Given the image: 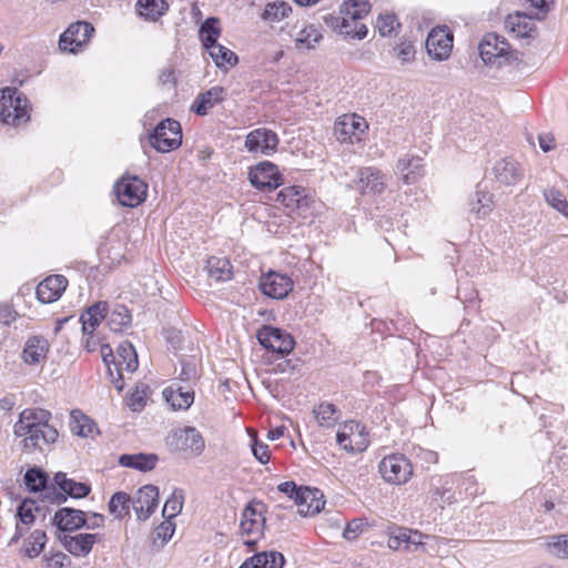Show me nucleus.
Segmentation results:
<instances>
[{"mask_svg": "<svg viewBox=\"0 0 568 568\" xmlns=\"http://www.w3.org/2000/svg\"><path fill=\"white\" fill-rule=\"evenodd\" d=\"M175 530V524L171 521V519H165L155 528L156 538L162 539L163 542H166L173 535Z\"/></svg>", "mask_w": 568, "mask_h": 568, "instance_id": "nucleus-57", "label": "nucleus"}, {"mask_svg": "<svg viewBox=\"0 0 568 568\" xmlns=\"http://www.w3.org/2000/svg\"><path fill=\"white\" fill-rule=\"evenodd\" d=\"M298 514L302 516H314L318 514L325 505L324 495L317 488L302 487L296 501Z\"/></svg>", "mask_w": 568, "mask_h": 568, "instance_id": "nucleus-23", "label": "nucleus"}, {"mask_svg": "<svg viewBox=\"0 0 568 568\" xmlns=\"http://www.w3.org/2000/svg\"><path fill=\"white\" fill-rule=\"evenodd\" d=\"M362 125L365 128L367 126L361 121V119H356L355 115L344 116L336 122L335 134L339 141L353 144L354 142H358L361 140L357 132H364V130L361 128Z\"/></svg>", "mask_w": 568, "mask_h": 568, "instance_id": "nucleus-28", "label": "nucleus"}, {"mask_svg": "<svg viewBox=\"0 0 568 568\" xmlns=\"http://www.w3.org/2000/svg\"><path fill=\"white\" fill-rule=\"evenodd\" d=\"M322 39V33L314 26H308L302 29L295 39L296 47L307 50L314 49L315 44Z\"/></svg>", "mask_w": 568, "mask_h": 568, "instance_id": "nucleus-47", "label": "nucleus"}, {"mask_svg": "<svg viewBox=\"0 0 568 568\" xmlns=\"http://www.w3.org/2000/svg\"><path fill=\"white\" fill-rule=\"evenodd\" d=\"M369 445L366 430L359 432L354 437V448L351 447V454H357L364 452Z\"/></svg>", "mask_w": 568, "mask_h": 568, "instance_id": "nucleus-62", "label": "nucleus"}, {"mask_svg": "<svg viewBox=\"0 0 568 568\" xmlns=\"http://www.w3.org/2000/svg\"><path fill=\"white\" fill-rule=\"evenodd\" d=\"M291 11L292 8L286 2H272L266 4L262 13V18L271 22L281 21L282 19L286 18Z\"/></svg>", "mask_w": 568, "mask_h": 568, "instance_id": "nucleus-48", "label": "nucleus"}, {"mask_svg": "<svg viewBox=\"0 0 568 568\" xmlns=\"http://www.w3.org/2000/svg\"><path fill=\"white\" fill-rule=\"evenodd\" d=\"M132 497L125 491L114 493L109 501V513L119 520L130 517Z\"/></svg>", "mask_w": 568, "mask_h": 568, "instance_id": "nucleus-35", "label": "nucleus"}, {"mask_svg": "<svg viewBox=\"0 0 568 568\" xmlns=\"http://www.w3.org/2000/svg\"><path fill=\"white\" fill-rule=\"evenodd\" d=\"M258 287L264 295L274 300H283L292 292L294 283L286 274L270 271L261 276Z\"/></svg>", "mask_w": 568, "mask_h": 568, "instance_id": "nucleus-13", "label": "nucleus"}, {"mask_svg": "<svg viewBox=\"0 0 568 568\" xmlns=\"http://www.w3.org/2000/svg\"><path fill=\"white\" fill-rule=\"evenodd\" d=\"M494 206V194L478 184L469 199V212L477 219H485L493 212Z\"/></svg>", "mask_w": 568, "mask_h": 568, "instance_id": "nucleus-27", "label": "nucleus"}, {"mask_svg": "<svg viewBox=\"0 0 568 568\" xmlns=\"http://www.w3.org/2000/svg\"><path fill=\"white\" fill-rule=\"evenodd\" d=\"M378 471L383 479L393 485L407 483L413 475L410 460L402 454L385 456L378 464Z\"/></svg>", "mask_w": 568, "mask_h": 568, "instance_id": "nucleus-4", "label": "nucleus"}, {"mask_svg": "<svg viewBox=\"0 0 568 568\" xmlns=\"http://www.w3.org/2000/svg\"><path fill=\"white\" fill-rule=\"evenodd\" d=\"M206 271L211 280L215 282H225L231 278V263L226 258L211 256L206 261Z\"/></svg>", "mask_w": 568, "mask_h": 568, "instance_id": "nucleus-37", "label": "nucleus"}, {"mask_svg": "<svg viewBox=\"0 0 568 568\" xmlns=\"http://www.w3.org/2000/svg\"><path fill=\"white\" fill-rule=\"evenodd\" d=\"M396 170L406 184L415 183L424 174L422 159L405 155L397 162Z\"/></svg>", "mask_w": 568, "mask_h": 568, "instance_id": "nucleus-31", "label": "nucleus"}, {"mask_svg": "<svg viewBox=\"0 0 568 568\" xmlns=\"http://www.w3.org/2000/svg\"><path fill=\"white\" fill-rule=\"evenodd\" d=\"M509 43L504 37L487 33L479 43V54L485 63H495L498 58L508 54Z\"/></svg>", "mask_w": 568, "mask_h": 568, "instance_id": "nucleus-20", "label": "nucleus"}, {"mask_svg": "<svg viewBox=\"0 0 568 568\" xmlns=\"http://www.w3.org/2000/svg\"><path fill=\"white\" fill-rule=\"evenodd\" d=\"M438 481L439 485L430 489V498L438 507L444 508L446 505H452L456 501L455 493L453 491L455 481L453 476L442 477Z\"/></svg>", "mask_w": 568, "mask_h": 568, "instance_id": "nucleus-32", "label": "nucleus"}, {"mask_svg": "<svg viewBox=\"0 0 568 568\" xmlns=\"http://www.w3.org/2000/svg\"><path fill=\"white\" fill-rule=\"evenodd\" d=\"M158 462V456L154 454H124L119 458V464L123 467L133 468L140 471L152 470Z\"/></svg>", "mask_w": 568, "mask_h": 568, "instance_id": "nucleus-34", "label": "nucleus"}, {"mask_svg": "<svg viewBox=\"0 0 568 568\" xmlns=\"http://www.w3.org/2000/svg\"><path fill=\"white\" fill-rule=\"evenodd\" d=\"M210 57L219 68L233 67L237 63V55L229 48L216 43L206 48Z\"/></svg>", "mask_w": 568, "mask_h": 568, "instance_id": "nucleus-42", "label": "nucleus"}, {"mask_svg": "<svg viewBox=\"0 0 568 568\" xmlns=\"http://www.w3.org/2000/svg\"><path fill=\"white\" fill-rule=\"evenodd\" d=\"M220 34L221 29L216 18H207L200 28V37L205 49L219 43L217 38Z\"/></svg>", "mask_w": 568, "mask_h": 568, "instance_id": "nucleus-44", "label": "nucleus"}, {"mask_svg": "<svg viewBox=\"0 0 568 568\" xmlns=\"http://www.w3.org/2000/svg\"><path fill=\"white\" fill-rule=\"evenodd\" d=\"M506 26L510 29L511 32L516 33V36L520 38L529 37L534 29V24L527 21L526 17L520 14L515 17L509 16L506 20Z\"/></svg>", "mask_w": 568, "mask_h": 568, "instance_id": "nucleus-49", "label": "nucleus"}, {"mask_svg": "<svg viewBox=\"0 0 568 568\" xmlns=\"http://www.w3.org/2000/svg\"><path fill=\"white\" fill-rule=\"evenodd\" d=\"M426 49L428 55L436 61L449 58L453 49V33L448 27H436L427 36Z\"/></svg>", "mask_w": 568, "mask_h": 568, "instance_id": "nucleus-10", "label": "nucleus"}, {"mask_svg": "<svg viewBox=\"0 0 568 568\" xmlns=\"http://www.w3.org/2000/svg\"><path fill=\"white\" fill-rule=\"evenodd\" d=\"M159 505V488L154 485H144L132 497V508L139 521L148 520Z\"/></svg>", "mask_w": 568, "mask_h": 568, "instance_id": "nucleus-12", "label": "nucleus"}, {"mask_svg": "<svg viewBox=\"0 0 568 568\" xmlns=\"http://www.w3.org/2000/svg\"><path fill=\"white\" fill-rule=\"evenodd\" d=\"M0 119L14 126L30 120L28 100L17 89L0 90Z\"/></svg>", "mask_w": 568, "mask_h": 568, "instance_id": "nucleus-2", "label": "nucleus"}, {"mask_svg": "<svg viewBox=\"0 0 568 568\" xmlns=\"http://www.w3.org/2000/svg\"><path fill=\"white\" fill-rule=\"evenodd\" d=\"M48 475L41 468L33 467L26 471L24 474V485L28 490L38 493L45 489L48 484Z\"/></svg>", "mask_w": 568, "mask_h": 568, "instance_id": "nucleus-45", "label": "nucleus"}, {"mask_svg": "<svg viewBox=\"0 0 568 568\" xmlns=\"http://www.w3.org/2000/svg\"><path fill=\"white\" fill-rule=\"evenodd\" d=\"M369 10L371 4L367 0H346L339 9L342 17L334 18L336 21L334 27L338 28L342 34H351L352 22L364 18Z\"/></svg>", "mask_w": 568, "mask_h": 568, "instance_id": "nucleus-11", "label": "nucleus"}, {"mask_svg": "<svg viewBox=\"0 0 568 568\" xmlns=\"http://www.w3.org/2000/svg\"><path fill=\"white\" fill-rule=\"evenodd\" d=\"M256 338L264 348L282 356L290 354L295 346L294 338L290 333L271 325H263L257 331Z\"/></svg>", "mask_w": 568, "mask_h": 568, "instance_id": "nucleus-5", "label": "nucleus"}, {"mask_svg": "<svg viewBox=\"0 0 568 568\" xmlns=\"http://www.w3.org/2000/svg\"><path fill=\"white\" fill-rule=\"evenodd\" d=\"M48 351L49 343L43 336H31L26 342L22 359L28 365L38 364L45 358Z\"/></svg>", "mask_w": 568, "mask_h": 568, "instance_id": "nucleus-30", "label": "nucleus"}, {"mask_svg": "<svg viewBox=\"0 0 568 568\" xmlns=\"http://www.w3.org/2000/svg\"><path fill=\"white\" fill-rule=\"evenodd\" d=\"M68 286L65 276L57 274L45 277L36 288V295L42 304L58 301Z\"/></svg>", "mask_w": 568, "mask_h": 568, "instance_id": "nucleus-18", "label": "nucleus"}, {"mask_svg": "<svg viewBox=\"0 0 568 568\" xmlns=\"http://www.w3.org/2000/svg\"><path fill=\"white\" fill-rule=\"evenodd\" d=\"M53 480L54 484L63 491V494H55L54 500L57 504L67 501V495L71 498L79 499L87 497L91 491V486L89 484L68 478L67 475L61 471L54 475Z\"/></svg>", "mask_w": 568, "mask_h": 568, "instance_id": "nucleus-19", "label": "nucleus"}, {"mask_svg": "<svg viewBox=\"0 0 568 568\" xmlns=\"http://www.w3.org/2000/svg\"><path fill=\"white\" fill-rule=\"evenodd\" d=\"M226 98V90L223 87L215 85L201 92L191 105V111L200 116H204L219 103Z\"/></svg>", "mask_w": 568, "mask_h": 568, "instance_id": "nucleus-22", "label": "nucleus"}, {"mask_svg": "<svg viewBox=\"0 0 568 568\" xmlns=\"http://www.w3.org/2000/svg\"><path fill=\"white\" fill-rule=\"evenodd\" d=\"M17 318V312L9 304H0V323L10 325Z\"/></svg>", "mask_w": 568, "mask_h": 568, "instance_id": "nucleus-61", "label": "nucleus"}, {"mask_svg": "<svg viewBox=\"0 0 568 568\" xmlns=\"http://www.w3.org/2000/svg\"><path fill=\"white\" fill-rule=\"evenodd\" d=\"M313 414L321 427L331 428L336 425L341 417L337 407L328 402H323L313 409Z\"/></svg>", "mask_w": 568, "mask_h": 568, "instance_id": "nucleus-36", "label": "nucleus"}, {"mask_svg": "<svg viewBox=\"0 0 568 568\" xmlns=\"http://www.w3.org/2000/svg\"><path fill=\"white\" fill-rule=\"evenodd\" d=\"M547 547L558 558L568 559V534L548 537Z\"/></svg>", "mask_w": 568, "mask_h": 568, "instance_id": "nucleus-51", "label": "nucleus"}, {"mask_svg": "<svg viewBox=\"0 0 568 568\" xmlns=\"http://www.w3.org/2000/svg\"><path fill=\"white\" fill-rule=\"evenodd\" d=\"M136 8L141 16L156 21L169 10V4L165 0H138Z\"/></svg>", "mask_w": 568, "mask_h": 568, "instance_id": "nucleus-40", "label": "nucleus"}, {"mask_svg": "<svg viewBox=\"0 0 568 568\" xmlns=\"http://www.w3.org/2000/svg\"><path fill=\"white\" fill-rule=\"evenodd\" d=\"M251 184L261 191H273L284 183L277 165L270 161H262L251 168L248 172Z\"/></svg>", "mask_w": 568, "mask_h": 568, "instance_id": "nucleus-6", "label": "nucleus"}, {"mask_svg": "<svg viewBox=\"0 0 568 568\" xmlns=\"http://www.w3.org/2000/svg\"><path fill=\"white\" fill-rule=\"evenodd\" d=\"M395 55L400 60V62L407 63L415 59V47L414 44L406 40L402 39L399 43L394 48Z\"/></svg>", "mask_w": 568, "mask_h": 568, "instance_id": "nucleus-53", "label": "nucleus"}, {"mask_svg": "<svg viewBox=\"0 0 568 568\" xmlns=\"http://www.w3.org/2000/svg\"><path fill=\"white\" fill-rule=\"evenodd\" d=\"M152 148L161 153L170 152L182 144V128L179 121L168 118L161 121L149 136Z\"/></svg>", "mask_w": 568, "mask_h": 568, "instance_id": "nucleus-3", "label": "nucleus"}, {"mask_svg": "<svg viewBox=\"0 0 568 568\" xmlns=\"http://www.w3.org/2000/svg\"><path fill=\"white\" fill-rule=\"evenodd\" d=\"M148 192V185L138 176H124L115 184V193L123 206L135 207L141 204Z\"/></svg>", "mask_w": 568, "mask_h": 568, "instance_id": "nucleus-7", "label": "nucleus"}, {"mask_svg": "<svg viewBox=\"0 0 568 568\" xmlns=\"http://www.w3.org/2000/svg\"><path fill=\"white\" fill-rule=\"evenodd\" d=\"M165 400L174 410L187 409L194 402V392L178 385H171L163 390Z\"/></svg>", "mask_w": 568, "mask_h": 568, "instance_id": "nucleus-29", "label": "nucleus"}, {"mask_svg": "<svg viewBox=\"0 0 568 568\" xmlns=\"http://www.w3.org/2000/svg\"><path fill=\"white\" fill-rule=\"evenodd\" d=\"M365 525L366 521L363 518H355L351 520L343 531V537L347 540L356 539L361 534H363Z\"/></svg>", "mask_w": 568, "mask_h": 568, "instance_id": "nucleus-54", "label": "nucleus"}, {"mask_svg": "<svg viewBox=\"0 0 568 568\" xmlns=\"http://www.w3.org/2000/svg\"><path fill=\"white\" fill-rule=\"evenodd\" d=\"M357 176L355 187L362 195H379L386 189V175L377 168H361Z\"/></svg>", "mask_w": 568, "mask_h": 568, "instance_id": "nucleus-15", "label": "nucleus"}, {"mask_svg": "<svg viewBox=\"0 0 568 568\" xmlns=\"http://www.w3.org/2000/svg\"><path fill=\"white\" fill-rule=\"evenodd\" d=\"M170 445L178 452L191 453L200 456L205 448L201 433L193 426L175 429L170 437Z\"/></svg>", "mask_w": 568, "mask_h": 568, "instance_id": "nucleus-8", "label": "nucleus"}, {"mask_svg": "<svg viewBox=\"0 0 568 568\" xmlns=\"http://www.w3.org/2000/svg\"><path fill=\"white\" fill-rule=\"evenodd\" d=\"M70 429L80 437H89L97 432V425L80 410H72Z\"/></svg>", "mask_w": 568, "mask_h": 568, "instance_id": "nucleus-39", "label": "nucleus"}, {"mask_svg": "<svg viewBox=\"0 0 568 568\" xmlns=\"http://www.w3.org/2000/svg\"><path fill=\"white\" fill-rule=\"evenodd\" d=\"M268 559V552H260L246 559L250 566L254 568H266Z\"/></svg>", "mask_w": 568, "mask_h": 568, "instance_id": "nucleus-63", "label": "nucleus"}, {"mask_svg": "<svg viewBox=\"0 0 568 568\" xmlns=\"http://www.w3.org/2000/svg\"><path fill=\"white\" fill-rule=\"evenodd\" d=\"M280 139L277 134L266 128L251 131L245 139V148L251 153L270 155L277 150Z\"/></svg>", "mask_w": 568, "mask_h": 568, "instance_id": "nucleus-17", "label": "nucleus"}, {"mask_svg": "<svg viewBox=\"0 0 568 568\" xmlns=\"http://www.w3.org/2000/svg\"><path fill=\"white\" fill-rule=\"evenodd\" d=\"M47 534L42 529L33 530L26 539L21 552L28 558L38 557L47 544Z\"/></svg>", "mask_w": 568, "mask_h": 568, "instance_id": "nucleus-38", "label": "nucleus"}, {"mask_svg": "<svg viewBox=\"0 0 568 568\" xmlns=\"http://www.w3.org/2000/svg\"><path fill=\"white\" fill-rule=\"evenodd\" d=\"M303 486H297L294 481H284L277 486L278 491L287 495L295 503L298 499V495Z\"/></svg>", "mask_w": 568, "mask_h": 568, "instance_id": "nucleus-60", "label": "nucleus"}, {"mask_svg": "<svg viewBox=\"0 0 568 568\" xmlns=\"http://www.w3.org/2000/svg\"><path fill=\"white\" fill-rule=\"evenodd\" d=\"M493 172L496 181L506 186L516 185L524 178V170L513 158H504L497 161Z\"/></svg>", "mask_w": 568, "mask_h": 568, "instance_id": "nucleus-21", "label": "nucleus"}, {"mask_svg": "<svg viewBox=\"0 0 568 568\" xmlns=\"http://www.w3.org/2000/svg\"><path fill=\"white\" fill-rule=\"evenodd\" d=\"M146 403V387L142 390L135 389L128 398V406L134 410H141Z\"/></svg>", "mask_w": 568, "mask_h": 568, "instance_id": "nucleus-56", "label": "nucleus"}, {"mask_svg": "<svg viewBox=\"0 0 568 568\" xmlns=\"http://www.w3.org/2000/svg\"><path fill=\"white\" fill-rule=\"evenodd\" d=\"M105 317L109 328L113 332H121L131 323V314L124 305H118L112 312L108 311Z\"/></svg>", "mask_w": 568, "mask_h": 568, "instance_id": "nucleus-43", "label": "nucleus"}, {"mask_svg": "<svg viewBox=\"0 0 568 568\" xmlns=\"http://www.w3.org/2000/svg\"><path fill=\"white\" fill-rule=\"evenodd\" d=\"M34 510H38L34 500L27 498L20 503L17 509V517L19 521L16 525V531L13 536L9 540V546L17 544L20 538L23 537L29 527L34 523Z\"/></svg>", "mask_w": 568, "mask_h": 568, "instance_id": "nucleus-25", "label": "nucleus"}, {"mask_svg": "<svg viewBox=\"0 0 568 568\" xmlns=\"http://www.w3.org/2000/svg\"><path fill=\"white\" fill-rule=\"evenodd\" d=\"M108 315V303L98 302L90 306L80 317L82 331L85 334H92L95 327L105 320Z\"/></svg>", "mask_w": 568, "mask_h": 568, "instance_id": "nucleus-33", "label": "nucleus"}, {"mask_svg": "<svg viewBox=\"0 0 568 568\" xmlns=\"http://www.w3.org/2000/svg\"><path fill=\"white\" fill-rule=\"evenodd\" d=\"M51 418V413L43 408H26L20 413L13 425V435L22 438L24 452H43L58 440L59 433L49 423Z\"/></svg>", "mask_w": 568, "mask_h": 568, "instance_id": "nucleus-1", "label": "nucleus"}, {"mask_svg": "<svg viewBox=\"0 0 568 568\" xmlns=\"http://www.w3.org/2000/svg\"><path fill=\"white\" fill-rule=\"evenodd\" d=\"M252 454L261 464H266L270 460L268 446L257 442V439L253 442Z\"/></svg>", "mask_w": 568, "mask_h": 568, "instance_id": "nucleus-58", "label": "nucleus"}, {"mask_svg": "<svg viewBox=\"0 0 568 568\" xmlns=\"http://www.w3.org/2000/svg\"><path fill=\"white\" fill-rule=\"evenodd\" d=\"M52 524L61 531H74L83 528L84 511L70 507L60 508L52 518Z\"/></svg>", "mask_w": 568, "mask_h": 568, "instance_id": "nucleus-26", "label": "nucleus"}, {"mask_svg": "<svg viewBox=\"0 0 568 568\" xmlns=\"http://www.w3.org/2000/svg\"><path fill=\"white\" fill-rule=\"evenodd\" d=\"M100 540L99 534L64 535L60 537L63 547L73 556L84 557L90 554L93 545Z\"/></svg>", "mask_w": 568, "mask_h": 568, "instance_id": "nucleus-24", "label": "nucleus"}, {"mask_svg": "<svg viewBox=\"0 0 568 568\" xmlns=\"http://www.w3.org/2000/svg\"><path fill=\"white\" fill-rule=\"evenodd\" d=\"M184 503V494L182 489L175 488L171 496L166 499L162 515L165 519H173L176 517L182 508Z\"/></svg>", "mask_w": 568, "mask_h": 568, "instance_id": "nucleus-46", "label": "nucleus"}, {"mask_svg": "<svg viewBox=\"0 0 568 568\" xmlns=\"http://www.w3.org/2000/svg\"><path fill=\"white\" fill-rule=\"evenodd\" d=\"M265 505L262 501L248 503L242 513L240 528L243 535L261 537L265 527Z\"/></svg>", "mask_w": 568, "mask_h": 568, "instance_id": "nucleus-14", "label": "nucleus"}, {"mask_svg": "<svg viewBox=\"0 0 568 568\" xmlns=\"http://www.w3.org/2000/svg\"><path fill=\"white\" fill-rule=\"evenodd\" d=\"M267 566L266 568H283L285 564V558L283 554L278 551H271L268 552V559H267Z\"/></svg>", "mask_w": 568, "mask_h": 568, "instance_id": "nucleus-64", "label": "nucleus"}, {"mask_svg": "<svg viewBox=\"0 0 568 568\" xmlns=\"http://www.w3.org/2000/svg\"><path fill=\"white\" fill-rule=\"evenodd\" d=\"M544 197L551 207L568 217V202L559 190L555 187L547 189L544 191Z\"/></svg>", "mask_w": 568, "mask_h": 568, "instance_id": "nucleus-50", "label": "nucleus"}, {"mask_svg": "<svg viewBox=\"0 0 568 568\" xmlns=\"http://www.w3.org/2000/svg\"><path fill=\"white\" fill-rule=\"evenodd\" d=\"M93 32L94 28L89 22L77 21L71 23L60 36L59 48L61 51L77 53L89 41Z\"/></svg>", "mask_w": 568, "mask_h": 568, "instance_id": "nucleus-9", "label": "nucleus"}, {"mask_svg": "<svg viewBox=\"0 0 568 568\" xmlns=\"http://www.w3.org/2000/svg\"><path fill=\"white\" fill-rule=\"evenodd\" d=\"M104 516L102 514H99V513H90V514H87L84 511V525H83V528H87V529H97V528H100V527H103L104 526Z\"/></svg>", "mask_w": 568, "mask_h": 568, "instance_id": "nucleus-59", "label": "nucleus"}, {"mask_svg": "<svg viewBox=\"0 0 568 568\" xmlns=\"http://www.w3.org/2000/svg\"><path fill=\"white\" fill-rule=\"evenodd\" d=\"M305 197V189L296 185L284 187L277 194V201L291 210L300 207Z\"/></svg>", "mask_w": 568, "mask_h": 568, "instance_id": "nucleus-41", "label": "nucleus"}, {"mask_svg": "<svg viewBox=\"0 0 568 568\" xmlns=\"http://www.w3.org/2000/svg\"><path fill=\"white\" fill-rule=\"evenodd\" d=\"M197 378V366L194 359L181 361L180 379L183 382H194Z\"/></svg>", "mask_w": 568, "mask_h": 568, "instance_id": "nucleus-55", "label": "nucleus"}, {"mask_svg": "<svg viewBox=\"0 0 568 568\" xmlns=\"http://www.w3.org/2000/svg\"><path fill=\"white\" fill-rule=\"evenodd\" d=\"M395 26L399 27V22L393 13L381 14L376 21V28L382 37L390 36Z\"/></svg>", "mask_w": 568, "mask_h": 568, "instance_id": "nucleus-52", "label": "nucleus"}, {"mask_svg": "<svg viewBox=\"0 0 568 568\" xmlns=\"http://www.w3.org/2000/svg\"><path fill=\"white\" fill-rule=\"evenodd\" d=\"M113 364L116 369V376L112 379L113 385L118 390L123 389V377L122 372L126 371L129 373H133L138 369V354L135 348L130 342H123L119 345L116 349V357L113 361Z\"/></svg>", "mask_w": 568, "mask_h": 568, "instance_id": "nucleus-16", "label": "nucleus"}]
</instances>
